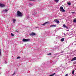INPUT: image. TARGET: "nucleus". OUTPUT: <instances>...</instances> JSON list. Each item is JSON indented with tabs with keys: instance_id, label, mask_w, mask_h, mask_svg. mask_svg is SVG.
Returning a JSON list of instances; mask_svg holds the SVG:
<instances>
[{
	"instance_id": "nucleus-1",
	"label": "nucleus",
	"mask_w": 76,
	"mask_h": 76,
	"mask_svg": "<svg viewBox=\"0 0 76 76\" xmlns=\"http://www.w3.org/2000/svg\"><path fill=\"white\" fill-rule=\"evenodd\" d=\"M17 16H20V17H21L22 16V13L20 12V11H17Z\"/></svg>"
},
{
	"instance_id": "nucleus-2",
	"label": "nucleus",
	"mask_w": 76,
	"mask_h": 76,
	"mask_svg": "<svg viewBox=\"0 0 76 76\" xmlns=\"http://www.w3.org/2000/svg\"><path fill=\"white\" fill-rule=\"evenodd\" d=\"M60 11L61 12H65V10L64 9H63V7H60Z\"/></svg>"
},
{
	"instance_id": "nucleus-3",
	"label": "nucleus",
	"mask_w": 76,
	"mask_h": 76,
	"mask_svg": "<svg viewBox=\"0 0 76 76\" xmlns=\"http://www.w3.org/2000/svg\"><path fill=\"white\" fill-rule=\"evenodd\" d=\"M30 41V39H23L22 41L23 42H28Z\"/></svg>"
},
{
	"instance_id": "nucleus-4",
	"label": "nucleus",
	"mask_w": 76,
	"mask_h": 76,
	"mask_svg": "<svg viewBox=\"0 0 76 76\" xmlns=\"http://www.w3.org/2000/svg\"><path fill=\"white\" fill-rule=\"evenodd\" d=\"M36 35V34L34 33H31L29 34V35H30V36H34Z\"/></svg>"
},
{
	"instance_id": "nucleus-5",
	"label": "nucleus",
	"mask_w": 76,
	"mask_h": 76,
	"mask_svg": "<svg viewBox=\"0 0 76 76\" xmlns=\"http://www.w3.org/2000/svg\"><path fill=\"white\" fill-rule=\"evenodd\" d=\"M0 6L1 7H5V5L0 3Z\"/></svg>"
},
{
	"instance_id": "nucleus-6",
	"label": "nucleus",
	"mask_w": 76,
	"mask_h": 76,
	"mask_svg": "<svg viewBox=\"0 0 76 76\" xmlns=\"http://www.w3.org/2000/svg\"><path fill=\"white\" fill-rule=\"evenodd\" d=\"M63 28H66V29H68V27H67L66 26V25H65V24H64L63 25Z\"/></svg>"
},
{
	"instance_id": "nucleus-7",
	"label": "nucleus",
	"mask_w": 76,
	"mask_h": 76,
	"mask_svg": "<svg viewBox=\"0 0 76 76\" xmlns=\"http://www.w3.org/2000/svg\"><path fill=\"white\" fill-rule=\"evenodd\" d=\"M32 15H36L37 14V12H35L34 11H33L32 13Z\"/></svg>"
},
{
	"instance_id": "nucleus-8",
	"label": "nucleus",
	"mask_w": 76,
	"mask_h": 76,
	"mask_svg": "<svg viewBox=\"0 0 76 76\" xmlns=\"http://www.w3.org/2000/svg\"><path fill=\"white\" fill-rule=\"evenodd\" d=\"M75 60H76V57L72 58V60L71 61H74Z\"/></svg>"
},
{
	"instance_id": "nucleus-9",
	"label": "nucleus",
	"mask_w": 76,
	"mask_h": 76,
	"mask_svg": "<svg viewBox=\"0 0 76 76\" xmlns=\"http://www.w3.org/2000/svg\"><path fill=\"white\" fill-rule=\"evenodd\" d=\"M8 11V10L7 9H6L5 10H3L2 12H3L4 13H5V12H7Z\"/></svg>"
},
{
	"instance_id": "nucleus-10",
	"label": "nucleus",
	"mask_w": 76,
	"mask_h": 76,
	"mask_svg": "<svg viewBox=\"0 0 76 76\" xmlns=\"http://www.w3.org/2000/svg\"><path fill=\"white\" fill-rule=\"evenodd\" d=\"M64 41V38H62L61 39V42H63Z\"/></svg>"
},
{
	"instance_id": "nucleus-11",
	"label": "nucleus",
	"mask_w": 76,
	"mask_h": 76,
	"mask_svg": "<svg viewBox=\"0 0 76 76\" xmlns=\"http://www.w3.org/2000/svg\"><path fill=\"white\" fill-rule=\"evenodd\" d=\"M56 25H51L50 26V27H56Z\"/></svg>"
},
{
	"instance_id": "nucleus-12",
	"label": "nucleus",
	"mask_w": 76,
	"mask_h": 76,
	"mask_svg": "<svg viewBox=\"0 0 76 76\" xmlns=\"http://www.w3.org/2000/svg\"><path fill=\"white\" fill-rule=\"evenodd\" d=\"M48 23V22H45V23H43V24H42V25H45V24H47V23Z\"/></svg>"
},
{
	"instance_id": "nucleus-13",
	"label": "nucleus",
	"mask_w": 76,
	"mask_h": 76,
	"mask_svg": "<svg viewBox=\"0 0 76 76\" xmlns=\"http://www.w3.org/2000/svg\"><path fill=\"white\" fill-rule=\"evenodd\" d=\"M16 19H13V23H15V22H16Z\"/></svg>"
},
{
	"instance_id": "nucleus-14",
	"label": "nucleus",
	"mask_w": 76,
	"mask_h": 76,
	"mask_svg": "<svg viewBox=\"0 0 76 76\" xmlns=\"http://www.w3.org/2000/svg\"><path fill=\"white\" fill-rule=\"evenodd\" d=\"M54 21L55 22H56V23H57V19L54 20Z\"/></svg>"
},
{
	"instance_id": "nucleus-15",
	"label": "nucleus",
	"mask_w": 76,
	"mask_h": 76,
	"mask_svg": "<svg viewBox=\"0 0 76 76\" xmlns=\"http://www.w3.org/2000/svg\"><path fill=\"white\" fill-rule=\"evenodd\" d=\"M20 58V57H19V56H18L17 57V59H19V58Z\"/></svg>"
},
{
	"instance_id": "nucleus-16",
	"label": "nucleus",
	"mask_w": 76,
	"mask_h": 76,
	"mask_svg": "<svg viewBox=\"0 0 76 76\" xmlns=\"http://www.w3.org/2000/svg\"><path fill=\"white\" fill-rule=\"evenodd\" d=\"M68 4L69 6H70L71 4V3L70 2L68 3Z\"/></svg>"
},
{
	"instance_id": "nucleus-17",
	"label": "nucleus",
	"mask_w": 76,
	"mask_h": 76,
	"mask_svg": "<svg viewBox=\"0 0 76 76\" xmlns=\"http://www.w3.org/2000/svg\"><path fill=\"white\" fill-rule=\"evenodd\" d=\"M16 74V72H14V73L12 74V76H14Z\"/></svg>"
},
{
	"instance_id": "nucleus-18",
	"label": "nucleus",
	"mask_w": 76,
	"mask_h": 76,
	"mask_svg": "<svg viewBox=\"0 0 76 76\" xmlns=\"http://www.w3.org/2000/svg\"><path fill=\"white\" fill-rule=\"evenodd\" d=\"M74 72H75V70H74L72 71V74H73V75L74 74Z\"/></svg>"
},
{
	"instance_id": "nucleus-19",
	"label": "nucleus",
	"mask_w": 76,
	"mask_h": 76,
	"mask_svg": "<svg viewBox=\"0 0 76 76\" xmlns=\"http://www.w3.org/2000/svg\"><path fill=\"white\" fill-rule=\"evenodd\" d=\"M73 22H76V20L75 19H74Z\"/></svg>"
},
{
	"instance_id": "nucleus-20",
	"label": "nucleus",
	"mask_w": 76,
	"mask_h": 76,
	"mask_svg": "<svg viewBox=\"0 0 76 76\" xmlns=\"http://www.w3.org/2000/svg\"><path fill=\"white\" fill-rule=\"evenodd\" d=\"M29 5H30V6H32V3H30L29 4Z\"/></svg>"
},
{
	"instance_id": "nucleus-21",
	"label": "nucleus",
	"mask_w": 76,
	"mask_h": 76,
	"mask_svg": "<svg viewBox=\"0 0 76 76\" xmlns=\"http://www.w3.org/2000/svg\"><path fill=\"white\" fill-rule=\"evenodd\" d=\"M11 35L12 36H14V34L12 33H11Z\"/></svg>"
},
{
	"instance_id": "nucleus-22",
	"label": "nucleus",
	"mask_w": 76,
	"mask_h": 76,
	"mask_svg": "<svg viewBox=\"0 0 76 76\" xmlns=\"http://www.w3.org/2000/svg\"><path fill=\"white\" fill-rule=\"evenodd\" d=\"M1 56V49H0V56Z\"/></svg>"
},
{
	"instance_id": "nucleus-23",
	"label": "nucleus",
	"mask_w": 76,
	"mask_h": 76,
	"mask_svg": "<svg viewBox=\"0 0 76 76\" xmlns=\"http://www.w3.org/2000/svg\"><path fill=\"white\" fill-rule=\"evenodd\" d=\"M48 55H51V53H50L48 54Z\"/></svg>"
},
{
	"instance_id": "nucleus-24",
	"label": "nucleus",
	"mask_w": 76,
	"mask_h": 76,
	"mask_svg": "<svg viewBox=\"0 0 76 76\" xmlns=\"http://www.w3.org/2000/svg\"><path fill=\"white\" fill-rule=\"evenodd\" d=\"M55 1L56 2H57V0H55Z\"/></svg>"
},
{
	"instance_id": "nucleus-25",
	"label": "nucleus",
	"mask_w": 76,
	"mask_h": 76,
	"mask_svg": "<svg viewBox=\"0 0 76 76\" xmlns=\"http://www.w3.org/2000/svg\"><path fill=\"white\" fill-rule=\"evenodd\" d=\"M68 76V74H66V75H65V76Z\"/></svg>"
},
{
	"instance_id": "nucleus-26",
	"label": "nucleus",
	"mask_w": 76,
	"mask_h": 76,
	"mask_svg": "<svg viewBox=\"0 0 76 76\" xmlns=\"http://www.w3.org/2000/svg\"><path fill=\"white\" fill-rule=\"evenodd\" d=\"M59 23V20L57 21V23Z\"/></svg>"
},
{
	"instance_id": "nucleus-27",
	"label": "nucleus",
	"mask_w": 76,
	"mask_h": 76,
	"mask_svg": "<svg viewBox=\"0 0 76 76\" xmlns=\"http://www.w3.org/2000/svg\"><path fill=\"white\" fill-rule=\"evenodd\" d=\"M72 13H75V12H72Z\"/></svg>"
},
{
	"instance_id": "nucleus-28",
	"label": "nucleus",
	"mask_w": 76,
	"mask_h": 76,
	"mask_svg": "<svg viewBox=\"0 0 76 76\" xmlns=\"http://www.w3.org/2000/svg\"><path fill=\"white\" fill-rule=\"evenodd\" d=\"M30 1H34V0H30Z\"/></svg>"
},
{
	"instance_id": "nucleus-29",
	"label": "nucleus",
	"mask_w": 76,
	"mask_h": 76,
	"mask_svg": "<svg viewBox=\"0 0 76 76\" xmlns=\"http://www.w3.org/2000/svg\"><path fill=\"white\" fill-rule=\"evenodd\" d=\"M58 0H57V2H58Z\"/></svg>"
},
{
	"instance_id": "nucleus-30",
	"label": "nucleus",
	"mask_w": 76,
	"mask_h": 76,
	"mask_svg": "<svg viewBox=\"0 0 76 76\" xmlns=\"http://www.w3.org/2000/svg\"><path fill=\"white\" fill-rule=\"evenodd\" d=\"M58 29H59V28H58Z\"/></svg>"
},
{
	"instance_id": "nucleus-31",
	"label": "nucleus",
	"mask_w": 76,
	"mask_h": 76,
	"mask_svg": "<svg viewBox=\"0 0 76 76\" xmlns=\"http://www.w3.org/2000/svg\"><path fill=\"white\" fill-rule=\"evenodd\" d=\"M75 76H76V75H75Z\"/></svg>"
}]
</instances>
